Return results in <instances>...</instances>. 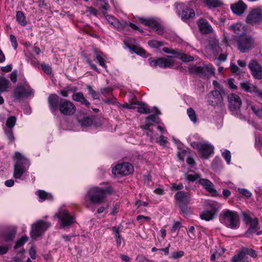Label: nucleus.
<instances>
[{"label": "nucleus", "mask_w": 262, "mask_h": 262, "mask_svg": "<svg viewBox=\"0 0 262 262\" xmlns=\"http://www.w3.org/2000/svg\"><path fill=\"white\" fill-rule=\"evenodd\" d=\"M16 19L17 22L22 26H25L27 24L26 17L21 11H17L16 15Z\"/></svg>", "instance_id": "35"}, {"label": "nucleus", "mask_w": 262, "mask_h": 262, "mask_svg": "<svg viewBox=\"0 0 262 262\" xmlns=\"http://www.w3.org/2000/svg\"><path fill=\"white\" fill-rule=\"evenodd\" d=\"M241 88L247 92L250 93H256V91L258 90V88L252 84L246 81L241 83Z\"/></svg>", "instance_id": "29"}, {"label": "nucleus", "mask_w": 262, "mask_h": 262, "mask_svg": "<svg viewBox=\"0 0 262 262\" xmlns=\"http://www.w3.org/2000/svg\"><path fill=\"white\" fill-rule=\"evenodd\" d=\"M112 189L110 187L105 188L94 187L90 189L88 193V197L93 204H101L105 200L106 194H112Z\"/></svg>", "instance_id": "2"}, {"label": "nucleus", "mask_w": 262, "mask_h": 262, "mask_svg": "<svg viewBox=\"0 0 262 262\" xmlns=\"http://www.w3.org/2000/svg\"><path fill=\"white\" fill-rule=\"evenodd\" d=\"M228 107L233 114H237L239 111L242 100L240 97L233 93H230L228 95Z\"/></svg>", "instance_id": "14"}, {"label": "nucleus", "mask_w": 262, "mask_h": 262, "mask_svg": "<svg viewBox=\"0 0 262 262\" xmlns=\"http://www.w3.org/2000/svg\"><path fill=\"white\" fill-rule=\"evenodd\" d=\"M112 230L114 232V236L115 237H119V236H121L120 234V227H113Z\"/></svg>", "instance_id": "58"}, {"label": "nucleus", "mask_w": 262, "mask_h": 262, "mask_svg": "<svg viewBox=\"0 0 262 262\" xmlns=\"http://www.w3.org/2000/svg\"><path fill=\"white\" fill-rule=\"evenodd\" d=\"M50 226V223L42 220H39L34 224V240L41 236Z\"/></svg>", "instance_id": "16"}, {"label": "nucleus", "mask_w": 262, "mask_h": 262, "mask_svg": "<svg viewBox=\"0 0 262 262\" xmlns=\"http://www.w3.org/2000/svg\"><path fill=\"white\" fill-rule=\"evenodd\" d=\"M191 146L197 149L201 154L202 158H208L209 156L213 152V147L209 144L202 143L198 142H193Z\"/></svg>", "instance_id": "11"}, {"label": "nucleus", "mask_w": 262, "mask_h": 262, "mask_svg": "<svg viewBox=\"0 0 262 262\" xmlns=\"http://www.w3.org/2000/svg\"><path fill=\"white\" fill-rule=\"evenodd\" d=\"M126 25L127 23L125 21H119L117 19L114 23H113L112 26L119 30H121L124 29L126 26Z\"/></svg>", "instance_id": "38"}, {"label": "nucleus", "mask_w": 262, "mask_h": 262, "mask_svg": "<svg viewBox=\"0 0 262 262\" xmlns=\"http://www.w3.org/2000/svg\"><path fill=\"white\" fill-rule=\"evenodd\" d=\"M187 233L191 239H194L196 238L195 228L194 226H190L189 227Z\"/></svg>", "instance_id": "51"}, {"label": "nucleus", "mask_w": 262, "mask_h": 262, "mask_svg": "<svg viewBox=\"0 0 262 262\" xmlns=\"http://www.w3.org/2000/svg\"><path fill=\"white\" fill-rule=\"evenodd\" d=\"M134 171L133 165L127 162L118 164L112 169V172L115 176H127Z\"/></svg>", "instance_id": "13"}, {"label": "nucleus", "mask_w": 262, "mask_h": 262, "mask_svg": "<svg viewBox=\"0 0 262 262\" xmlns=\"http://www.w3.org/2000/svg\"><path fill=\"white\" fill-rule=\"evenodd\" d=\"M32 93L31 88L27 85H18L13 91V96L15 99L20 100L24 98L30 96Z\"/></svg>", "instance_id": "15"}, {"label": "nucleus", "mask_w": 262, "mask_h": 262, "mask_svg": "<svg viewBox=\"0 0 262 262\" xmlns=\"http://www.w3.org/2000/svg\"><path fill=\"white\" fill-rule=\"evenodd\" d=\"M247 8V6L246 4L241 0L231 5V9L232 12L237 15H241L244 13Z\"/></svg>", "instance_id": "22"}, {"label": "nucleus", "mask_w": 262, "mask_h": 262, "mask_svg": "<svg viewBox=\"0 0 262 262\" xmlns=\"http://www.w3.org/2000/svg\"><path fill=\"white\" fill-rule=\"evenodd\" d=\"M251 74L255 79H262V66L255 59H252L248 64Z\"/></svg>", "instance_id": "17"}, {"label": "nucleus", "mask_w": 262, "mask_h": 262, "mask_svg": "<svg viewBox=\"0 0 262 262\" xmlns=\"http://www.w3.org/2000/svg\"><path fill=\"white\" fill-rule=\"evenodd\" d=\"M251 109L258 118L262 119V107L256 108L254 106H251Z\"/></svg>", "instance_id": "52"}, {"label": "nucleus", "mask_w": 262, "mask_h": 262, "mask_svg": "<svg viewBox=\"0 0 262 262\" xmlns=\"http://www.w3.org/2000/svg\"><path fill=\"white\" fill-rule=\"evenodd\" d=\"M198 26L203 34H209L213 32L211 26L204 19L201 18L198 20Z\"/></svg>", "instance_id": "23"}, {"label": "nucleus", "mask_w": 262, "mask_h": 262, "mask_svg": "<svg viewBox=\"0 0 262 262\" xmlns=\"http://www.w3.org/2000/svg\"><path fill=\"white\" fill-rule=\"evenodd\" d=\"M138 112L141 114H148L151 112L150 110L147 107V105L143 104L138 107Z\"/></svg>", "instance_id": "48"}, {"label": "nucleus", "mask_w": 262, "mask_h": 262, "mask_svg": "<svg viewBox=\"0 0 262 262\" xmlns=\"http://www.w3.org/2000/svg\"><path fill=\"white\" fill-rule=\"evenodd\" d=\"M217 203L216 202H211L208 204L210 210H206L200 214V217L202 220L209 221L213 219L214 214L217 209Z\"/></svg>", "instance_id": "19"}, {"label": "nucleus", "mask_w": 262, "mask_h": 262, "mask_svg": "<svg viewBox=\"0 0 262 262\" xmlns=\"http://www.w3.org/2000/svg\"><path fill=\"white\" fill-rule=\"evenodd\" d=\"M78 123L82 127H89L93 124V120L90 117H84L82 118H78Z\"/></svg>", "instance_id": "33"}, {"label": "nucleus", "mask_w": 262, "mask_h": 262, "mask_svg": "<svg viewBox=\"0 0 262 262\" xmlns=\"http://www.w3.org/2000/svg\"><path fill=\"white\" fill-rule=\"evenodd\" d=\"M163 68H171L174 65V61L172 59V57L170 56L165 58Z\"/></svg>", "instance_id": "41"}, {"label": "nucleus", "mask_w": 262, "mask_h": 262, "mask_svg": "<svg viewBox=\"0 0 262 262\" xmlns=\"http://www.w3.org/2000/svg\"><path fill=\"white\" fill-rule=\"evenodd\" d=\"M51 112L55 114L57 110L65 116L73 115L76 111L75 105L69 100L62 99L56 94L50 95L48 99Z\"/></svg>", "instance_id": "1"}, {"label": "nucleus", "mask_w": 262, "mask_h": 262, "mask_svg": "<svg viewBox=\"0 0 262 262\" xmlns=\"http://www.w3.org/2000/svg\"><path fill=\"white\" fill-rule=\"evenodd\" d=\"M86 12H89L90 14H93L94 16H97L98 11L92 7H88Z\"/></svg>", "instance_id": "61"}, {"label": "nucleus", "mask_w": 262, "mask_h": 262, "mask_svg": "<svg viewBox=\"0 0 262 262\" xmlns=\"http://www.w3.org/2000/svg\"><path fill=\"white\" fill-rule=\"evenodd\" d=\"M36 194L39 198V201L42 202L45 200L52 201L53 196L51 193H48L44 190H38L36 192Z\"/></svg>", "instance_id": "26"}, {"label": "nucleus", "mask_w": 262, "mask_h": 262, "mask_svg": "<svg viewBox=\"0 0 262 262\" xmlns=\"http://www.w3.org/2000/svg\"><path fill=\"white\" fill-rule=\"evenodd\" d=\"M245 250L244 251L246 252L247 255H250L251 257L253 258H255L257 257V253L256 251L253 249H250L246 247H244Z\"/></svg>", "instance_id": "53"}, {"label": "nucleus", "mask_w": 262, "mask_h": 262, "mask_svg": "<svg viewBox=\"0 0 262 262\" xmlns=\"http://www.w3.org/2000/svg\"><path fill=\"white\" fill-rule=\"evenodd\" d=\"M243 220L247 225H249V227L245 232L246 236L248 237L250 234L255 233L258 228V220L257 217L252 218L248 213L243 212Z\"/></svg>", "instance_id": "8"}, {"label": "nucleus", "mask_w": 262, "mask_h": 262, "mask_svg": "<svg viewBox=\"0 0 262 262\" xmlns=\"http://www.w3.org/2000/svg\"><path fill=\"white\" fill-rule=\"evenodd\" d=\"M10 83L9 81L3 76H0V92H6L8 91Z\"/></svg>", "instance_id": "30"}, {"label": "nucleus", "mask_w": 262, "mask_h": 262, "mask_svg": "<svg viewBox=\"0 0 262 262\" xmlns=\"http://www.w3.org/2000/svg\"><path fill=\"white\" fill-rule=\"evenodd\" d=\"M14 158L16 160L13 176L15 179H20L22 174L25 172L30 165V162L24 156L18 152L15 154Z\"/></svg>", "instance_id": "4"}, {"label": "nucleus", "mask_w": 262, "mask_h": 262, "mask_svg": "<svg viewBox=\"0 0 262 262\" xmlns=\"http://www.w3.org/2000/svg\"><path fill=\"white\" fill-rule=\"evenodd\" d=\"M181 51L178 49H171L170 54L174 55L175 57L179 58L181 55Z\"/></svg>", "instance_id": "60"}, {"label": "nucleus", "mask_w": 262, "mask_h": 262, "mask_svg": "<svg viewBox=\"0 0 262 262\" xmlns=\"http://www.w3.org/2000/svg\"><path fill=\"white\" fill-rule=\"evenodd\" d=\"M187 113L190 118V119L193 122H196L197 121V116L196 115L195 112L194 110L191 108L189 107L187 110Z\"/></svg>", "instance_id": "42"}, {"label": "nucleus", "mask_w": 262, "mask_h": 262, "mask_svg": "<svg viewBox=\"0 0 262 262\" xmlns=\"http://www.w3.org/2000/svg\"><path fill=\"white\" fill-rule=\"evenodd\" d=\"M214 69L209 66H196L191 65L188 68V71L191 74H195L201 77L208 76L214 73Z\"/></svg>", "instance_id": "12"}, {"label": "nucleus", "mask_w": 262, "mask_h": 262, "mask_svg": "<svg viewBox=\"0 0 262 262\" xmlns=\"http://www.w3.org/2000/svg\"><path fill=\"white\" fill-rule=\"evenodd\" d=\"M184 188L183 185L182 183H180L178 185L173 184L171 187L172 190H181Z\"/></svg>", "instance_id": "62"}, {"label": "nucleus", "mask_w": 262, "mask_h": 262, "mask_svg": "<svg viewBox=\"0 0 262 262\" xmlns=\"http://www.w3.org/2000/svg\"><path fill=\"white\" fill-rule=\"evenodd\" d=\"M215 90L210 92L206 96L208 104L213 107H222L224 105L223 94L224 91L223 89Z\"/></svg>", "instance_id": "6"}, {"label": "nucleus", "mask_w": 262, "mask_h": 262, "mask_svg": "<svg viewBox=\"0 0 262 262\" xmlns=\"http://www.w3.org/2000/svg\"><path fill=\"white\" fill-rule=\"evenodd\" d=\"M54 216L59 219L60 226L62 228L68 227L75 222L74 217L64 208H60Z\"/></svg>", "instance_id": "7"}, {"label": "nucleus", "mask_w": 262, "mask_h": 262, "mask_svg": "<svg viewBox=\"0 0 262 262\" xmlns=\"http://www.w3.org/2000/svg\"><path fill=\"white\" fill-rule=\"evenodd\" d=\"M220 222L227 227L235 229L239 226V218L238 213L234 211L226 210L220 215Z\"/></svg>", "instance_id": "3"}, {"label": "nucleus", "mask_w": 262, "mask_h": 262, "mask_svg": "<svg viewBox=\"0 0 262 262\" xmlns=\"http://www.w3.org/2000/svg\"><path fill=\"white\" fill-rule=\"evenodd\" d=\"M238 192L242 194V195L245 196L246 197L249 198L251 196V193L246 189L245 188H238Z\"/></svg>", "instance_id": "56"}, {"label": "nucleus", "mask_w": 262, "mask_h": 262, "mask_svg": "<svg viewBox=\"0 0 262 262\" xmlns=\"http://www.w3.org/2000/svg\"><path fill=\"white\" fill-rule=\"evenodd\" d=\"M5 134L9 140V144L12 143L15 141V137L13 129L4 128Z\"/></svg>", "instance_id": "34"}, {"label": "nucleus", "mask_w": 262, "mask_h": 262, "mask_svg": "<svg viewBox=\"0 0 262 262\" xmlns=\"http://www.w3.org/2000/svg\"><path fill=\"white\" fill-rule=\"evenodd\" d=\"M185 180L188 182H194L195 180L199 179L201 177V175L199 173H195L194 174H189L185 173Z\"/></svg>", "instance_id": "44"}, {"label": "nucleus", "mask_w": 262, "mask_h": 262, "mask_svg": "<svg viewBox=\"0 0 262 262\" xmlns=\"http://www.w3.org/2000/svg\"><path fill=\"white\" fill-rule=\"evenodd\" d=\"M222 156L225 159L228 164L230 163L231 161V154L229 150H226L222 153Z\"/></svg>", "instance_id": "55"}, {"label": "nucleus", "mask_w": 262, "mask_h": 262, "mask_svg": "<svg viewBox=\"0 0 262 262\" xmlns=\"http://www.w3.org/2000/svg\"><path fill=\"white\" fill-rule=\"evenodd\" d=\"M199 183L212 196L217 195V191L214 188V184L210 180L206 179H200L199 180Z\"/></svg>", "instance_id": "21"}, {"label": "nucleus", "mask_w": 262, "mask_h": 262, "mask_svg": "<svg viewBox=\"0 0 262 262\" xmlns=\"http://www.w3.org/2000/svg\"><path fill=\"white\" fill-rule=\"evenodd\" d=\"M34 67L39 69L41 68L43 72L47 75L51 74L52 72V68L49 64L45 63H40L38 61L34 60Z\"/></svg>", "instance_id": "27"}, {"label": "nucleus", "mask_w": 262, "mask_h": 262, "mask_svg": "<svg viewBox=\"0 0 262 262\" xmlns=\"http://www.w3.org/2000/svg\"><path fill=\"white\" fill-rule=\"evenodd\" d=\"M209 46L215 53H219L220 51L219 42L215 38H212L209 40Z\"/></svg>", "instance_id": "32"}, {"label": "nucleus", "mask_w": 262, "mask_h": 262, "mask_svg": "<svg viewBox=\"0 0 262 262\" xmlns=\"http://www.w3.org/2000/svg\"><path fill=\"white\" fill-rule=\"evenodd\" d=\"M179 59H181L183 62H189L194 60V57L188 54H184L182 52L179 56Z\"/></svg>", "instance_id": "45"}, {"label": "nucleus", "mask_w": 262, "mask_h": 262, "mask_svg": "<svg viewBox=\"0 0 262 262\" xmlns=\"http://www.w3.org/2000/svg\"><path fill=\"white\" fill-rule=\"evenodd\" d=\"M245 250L244 247L242 248L239 251V252L235 255L233 257H232L231 259L232 262H248L249 258L247 256V254L246 252L244 251Z\"/></svg>", "instance_id": "24"}, {"label": "nucleus", "mask_w": 262, "mask_h": 262, "mask_svg": "<svg viewBox=\"0 0 262 262\" xmlns=\"http://www.w3.org/2000/svg\"><path fill=\"white\" fill-rule=\"evenodd\" d=\"M203 2L209 7L214 8L218 7L222 4L219 0H203Z\"/></svg>", "instance_id": "39"}, {"label": "nucleus", "mask_w": 262, "mask_h": 262, "mask_svg": "<svg viewBox=\"0 0 262 262\" xmlns=\"http://www.w3.org/2000/svg\"><path fill=\"white\" fill-rule=\"evenodd\" d=\"M131 49L136 54L141 56H146V51L143 49L136 46H133Z\"/></svg>", "instance_id": "43"}, {"label": "nucleus", "mask_w": 262, "mask_h": 262, "mask_svg": "<svg viewBox=\"0 0 262 262\" xmlns=\"http://www.w3.org/2000/svg\"><path fill=\"white\" fill-rule=\"evenodd\" d=\"M103 14L104 15L105 18L108 21V23L112 26L113 23H114L115 20H116V18H115L113 16L111 15L107 14L106 12L103 11Z\"/></svg>", "instance_id": "54"}, {"label": "nucleus", "mask_w": 262, "mask_h": 262, "mask_svg": "<svg viewBox=\"0 0 262 262\" xmlns=\"http://www.w3.org/2000/svg\"><path fill=\"white\" fill-rule=\"evenodd\" d=\"M28 238L27 236H23L16 242V244L14 247V249H17L21 247L28 241Z\"/></svg>", "instance_id": "46"}, {"label": "nucleus", "mask_w": 262, "mask_h": 262, "mask_svg": "<svg viewBox=\"0 0 262 262\" xmlns=\"http://www.w3.org/2000/svg\"><path fill=\"white\" fill-rule=\"evenodd\" d=\"M154 109L155 110V114L147 117L146 121L148 123L157 122V120L159 119L157 115L160 114V111L156 107H154Z\"/></svg>", "instance_id": "37"}, {"label": "nucleus", "mask_w": 262, "mask_h": 262, "mask_svg": "<svg viewBox=\"0 0 262 262\" xmlns=\"http://www.w3.org/2000/svg\"><path fill=\"white\" fill-rule=\"evenodd\" d=\"M176 9L177 14L181 17V19L183 21L192 19L195 16V12L192 8L185 6L182 4H177Z\"/></svg>", "instance_id": "10"}, {"label": "nucleus", "mask_w": 262, "mask_h": 262, "mask_svg": "<svg viewBox=\"0 0 262 262\" xmlns=\"http://www.w3.org/2000/svg\"><path fill=\"white\" fill-rule=\"evenodd\" d=\"M184 254V252L182 251H175L171 253L169 257L173 259H178L182 257Z\"/></svg>", "instance_id": "50"}, {"label": "nucleus", "mask_w": 262, "mask_h": 262, "mask_svg": "<svg viewBox=\"0 0 262 262\" xmlns=\"http://www.w3.org/2000/svg\"><path fill=\"white\" fill-rule=\"evenodd\" d=\"M15 231L12 230L5 234L3 235L4 241L6 242L13 241L15 237Z\"/></svg>", "instance_id": "40"}, {"label": "nucleus", "mask_w": 262, "mask_h": 262, "mask_svg": "<svg viewBox=\"0 0 262 262\" xmlns=\"http://www.w3.org/2000/svg\"><path fill=\"white\" fill-rule=\"evenodd\" d=\"M10 39L11 42L12 47L16 50L18 46L17 41L15 36L12 34L10 35Z\"/></svg>", "instance_id": "57"}, {"label": "nucleus", "mask_w": 262, "mask_h": 262, "mask_svg": "<svg viewBox=\"0 0 262 262\" xmlns=\"http://www.w3.org/2000/svg\"><path fill=\"white\" fill-rule=\"evenodd\" d=\"M161 145H164L167 142L166 137L161 136L159 138V140L158 141Z\"/></svg>", "instance_id": "63"}, {"label": "nucleus", "mask_w": 262, "mask_h": 262, "mask_svg": "<svg viewBox=\"0 0 262 262\" xmlns=\"http://www.w3.org/2000/svg\"><path fill=\"white\" fill-rule=\"evenodd\" d=\"M72 99L74 101L79 102L81 104L84 105L88 107H90L91 103L84 97L82 92H77L73 94Z\"/></svg>", "instance_id": "25"}, {"label": "nucleus", "mask_w": 262, "mask_h": 262, "mask_svg": "<svg viewBox=\"0 0 262 262\" xmlns=\"http://www.w3.org/2000/svg\"><path fill=\"white\" fill-rule=\"evenodd\" d=\"M17 73L16 71H13L10 74V79L13 83H15L17 81Z\"/></svg>", "instance_id": "59"}, {"label": "nucleus", "mask_w": 262, "mask_h": 262, "mask_svg": "<svg viewBox=\"0 0 262 262\" xmlns=\"http://www.w3.org/2000/svg\"><path fill=\"white\" fill-rule=\"evenodd\" d=\"M229 29L239 36L244 35L245 31L244 26L241 23H236L230 26Z\"/></svg>", "instance_id": "28"}, {"label": "nucleus", "mask_w": 262, "mask_h": 262, "mask_svg": "<svg viewBox=\"0 0 262 262\" xmlns=\"http://www.w3.org/2000/svg\"><path fill=\"white\" fill-rule=\"evenodd\" d=\"M181 227V223L178 221L174 222L172 227V230L173 231H176L178 229Z\"/></svg>", "instance_id": "64"}, {"label": "nucleus", "mask_w": 262, "mask_h": 262, "mask_svg": "<svg viewBox=\"0 0 262 262\" xmlns=\"http://www.w3.org/2000/svg\"><path fill=\"white\" fill-rule=\"evenodd\" d=\"M87 90L88 91L89 94L91 95L92 98L94 99H98V94L93 89L92 87L89 85H88L87 86Z\"/></svg>", "instance_id": "49"}, {"label": "nucleus", "mask_w": 262, "mask_h": 262, "mask_svg": "<svg viewBox=\"0 0 262 262\" xmlns=\"http://www.w3.org/2000/svg\"><path fill=\"white\" fill-rule=\"evenodd\" d=\"M246 23L249 25H256L262 21V7H257L251 9L246 18Z\"/></svg>", "instance_id": "9"}, {"label": "nucleus", "mask_w": 262, "mask_h": 262, "mask_svg": "<svg viewBox=\"0 0 262 262\" xmlns=\"http://www.w3.org/2000/svg\"><path fill=\"white\" fill-rule=\"evenodd\" d=\"M16 122V118L14 116H10L8 118L6 121V126L4 127V128H10L13 129Z\"/></svg>", "instance_id": "36"}, {"label": "nucleus", "mask_w": 262, "mask_h": 262, "mask_svg": "<svg viewBox=\"0 0 262 262\" xmlns=\"http://www.w3.org/2000/svg\"><path fill=\"white\" fill-rule=\"evenodd\" d=\"M140 21L150 28L156 30L159 34H162L163 32L160 24L153 18H140Z\"/></svg>", "instance_id": "20"}, {"label": "nucleus", "mask_w": 262, "mask_h": 262, "mask_svg": "<svg viewBox=\"0 0 262 262\" xmlns=\"http://www.w3.org/2000/svg\"><path fill=\"white\" fill-rule=\"evenodd\" d=\"M235 41L237 49L243 53L249 52L255 47V40L250 35L244 34L237 36Z\"/></svg>", "instance_id": "5"}, {"label": "nucleus", "mask_w": 262, "mask_h": 262, "mask_svg": "<svg viewBox=\"0 0 262 262\" xmlns=\"http://www.w3.org/2000/svg\"><path fill=\"white\" fill-rule=\"evenodd\" d=\"M175 199L179 202L180 207L187 206L190 201V194L184 191H179L174 195Z\"/></svg>", "instance_id": "18"}, {"label": "nucleus", "mask_w": 262, "mask_h": 262, "mask_svg": "<svg viewBox=\"0 0 262 262\" xmlns=\"http://www.w3.org/2000/svg\"><path fill=\"white\" fill-rule=\"evenodd\" d=\"M94 55H95L96 59L100 66L106 69L107 66L105 63V60L102 57V53L98 51L97 49H95L93 50Z\"/></svg>", "instance_id": "31"}, {"label": "nucleus", "mask_w": 262, "mask_h": 262, "mask_svg": "<svg viewBox=\"0 0 262 262\" xmlns=\"http://www.w3.org/2000/svg\"><path fill=\"white\" fill-rule=\"evenodd\" d=\"M148 45L151 48H158L163 46V41H157L154 40H149L148 42Z\"/></svg>", "instance_id": "47"}]
</instances>
